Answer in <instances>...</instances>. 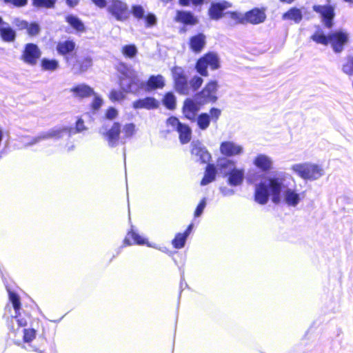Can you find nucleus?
<instances>
[{"label": "nucleus", "mask_w": 353, "mask_h": 353, "mask_svg": "<svg viewBox=\"0 0 353 353\" xmlns=\"http://www.w3.org/2000/svg\"><path fill=\"white\" fill-rule=\"evenodd\" d=\"M121 52L125 57L132 59L137 55L138 50L135 45L130 44L123 46Z\"/></svg>", "instance_id": "37"}, {"label": "nucleus", "mask_w": 353, "mask_h": 353, "mask_svg": "<svg viewBox=\"0 0 353 353\" xmlns=\"http://www.w3.org/2000/svg\"><path fill=\"white\" fill-rule=\"evenodd\" d=\"M342 71L347 75H353V57L349 56L342 65Z\"/></svg>", "instance_id": "38"}, {"label": "nucleus", "mask_w": 353, "mask_h": 353, "mask_svg": "<svg viewBox=\"0 0 353 353\" xmlns=\"http://www.w3.org/2000/svg\"><path fill=\"white\" fill-rule=\"evenodd\" d=\"M217 168L221 173L228 176V183L232 186L241 185L245 177V169L236 168V163L226 158H221L217 161Z\"/></svg>", "instance_id": "2"}, {"label": "nucleus", "mask_w": 353, "mask_h": 353, "mask_svg": "<svg viewBox=\"0 0 353 353\" xmlns=\"http://www.w3.org/2000/svg\"><path fill=\"white\" fill-rule=\"evenodd\" d=\"M109 97L112 101H119L124 98V94L121 91L113 90L110 93Z\"/></svg>", "instance_id": "49"}, {"label": "nucleus", "mask_w": 353, "mask_h": 353, "mask_svg": "<svg viewBox=\"0 0 353 353\" xmlns=\"http://www.w3.org/2000/svg\"><path fill=\"white\" fill-rule=\"evenodd\" d=\"M205 43L206 37L202 33L193 36L190 39V48L195 53L200 52L204 48Z\"/></svg>", "instance_id": "22"}, {"label": "nucleus", "mask_w": 353, "mask_h": 353, "mask_svg": "<svg viewBox=\"0 0 353 353\" xmlns=\"http://www.w3.org/2000/svg\"><path fill=\"white\" fill-rule=\"evenodd\" d=\"M59 61L55 59L43 58L41 61V66L43 70L54 71L59 68Z\"/></svg>", "instance_id": "34"}, {"label": "nucleus", "mask_w": 353, "mask_h": 353, "mask_svg": "<svg viewBox=\"0 0 353 353\" xmlns=\"http://www.w3.org/2000/svg\"><path fill=\"white\" fill-rule=\"evenodd\" d=\"M132 12L134 17L138 19H143L144 17L145 10L141 6H132Z\"/></svg>", "instance_id": "45"}, {"label": "nucleus", "mask_w": 353, "mask_h": 353, "mask_svg": "<svg viewBox=\"0 0 353 353\" xmlns=\"http://www.w3.org/2000/svg\"><path fill=\"white\" fill-rule=\"evenodd\" d=\"M172 73L174 81L179 79H182V78L186 77L183 69L182 68L178 67V66H175L172 68Z\"/></svg>", "instance_id": "44"}, {"label": "nucleus", "mask_w": 353, "mask_h": 353, "mask_svg": "<svg viewBox=\"0 0 353 353\" xmlns=\"http://www.w3.org/2000/svg\"><path fill=\"white\" fill-rule=\"evenodd\" d=\"M205 205H206V199H205V198H203L201 201V202L199 203V204L198 205V206L195 210L194 216L196 217H198L201 215V214L203 212L204 208H205Z\"/></svg>", "instance_id": "50"}, {"label": "nucleus", "mask_w": 353, "mask_h": 353, "mask_svg": "<svg viewBox=\"0 0 353 353\" xmlns=\"http://www.w3.org/2000/svg\"><path fill=\"white\" fill-rule=\"evenodd\" d=\"M167 126L169 128V131L176 130L183 123L174 117H171L167 119Z\"/></svg>", "instance_id": "43"}, {"label": "nucleus", "mask_w": 353, "mask_h": 353, "mask_svg": "<svg viewBox=\"0 0 353 353\" xmlns=\"http://www.w3.org/2000/svg\"><path fill=\"white\" fill-rule=\"evenodd\" d=\"M174 87L180 94L188 95L190 94V88L186 77L174 81Z\"/></svg>", "instance_id": "28"}, {"label": "nucleus", "mask_w": 353, "mask_h": 353, "mask_svg": "<svg viewBox=\"0 0 353 353\" xmlns=\"http://www.w3.org/2000/svg\"><path fill=\"white\" fill-rule=\"evenodd\" d=\"M220 152L226 157L241 155L243 152V147L234 141H223L220 145Z\"/></svg>", "instance_id": "16"}, {"label": "nucleus", "mask_w": 353, "mask_h": 353, "mask_svg": "<svg viewBox=\"0 0 353 353\" xmlns=\"http://www.w3.org/2000/svg\"><path fill=\"white\" fill-rule=\"evenodd\" d=\"M27 31L29 35L34 36L39 33L40 27L37 23H32L30 24L28 23V27L27 28Z\"/></svg>", "instance_id": "48"}, {"label": "nucleus", "mask_w": 353, "mask_h": 353, "mask_svg": "<svg viewBox=\"0 0 353 353\" xmlns=\"http://www.w3.org/2000/svg\"><path fill=\"white\" fill-rule=\"evenodd\" d=\"M219 190L223 196H231L235 193V191L232 188L226 186L221 187Z\"/></svg>", "instance_id": "53"}, {"label": "nucleus", "mask_w": 353, "mask_h": 353, "mask_svg": "<svg viewBox=\"0 0 353 353\" xmlns=\"http://www.w3.org/2000/svg\"><path fill=\"white\" fill-rule=\"evenodd\" d=\"M0 36L3 41L6 42H12L16 37L15 31L6 23L5 25L0 27Z\"/></svg>", "instance_id": "26"}, {"label": "nucleus", "mask_w": 353, "mask_h": 353, "mask_svg": "<svg viewBox=\"0 0 353 353\" xmlns=\"http://www.w3.org/2000/svg\"><path fill=\"white\" fill-rule=\"evenodd\" d=\"M14 25L20 30L27 29L28 27V23L26 21L16 19L14 21Z\"/></svg>", "instance_id": "55"}, {"label": "nucleus", "mask_w": 353, "mask_h": 353, "mask_svg": "<svg viewBox=\"0 0 353 353\" xmlns=\"http://www.w3.org/2000/svg\"><path fill=\"white\" fill-rule=\"evenodd\" d=\"M200 104L199 101L195 102L192 99H187L183 103V113L185 118L189 120H195L196 113L200 109Z\"/></svg>", "instance_id": "17"}, {"label": "nucleus", "mask_w": 353, "mask_h": 353, "mask_svg": "<svg viewBox=\"0 0 353 353\" xmlns=\"http://www.w3.org/2000/svg\"><path fill=\"white\" fill-rule=\"evenodd\" d=\"M192 227H193L192 224H190V225L188 226V229L186 230V231L183 233V234H184V235H186V236L188 237V235L190 234V232H191L192 229Z\"/></svg>", "instance_id": "61"}, {"label": "nucleus", "mask_w": 353, "mask_h": 353, "mask_svg": "<svg viewBox=\"0 0 353 353\" xmlns=\"http://www.w3.org/2000/svg\"><path fill=\"white\" fill-rule=\"evenodd\" d=\"M108 12L118 21H125L129 16L128 6L120 0H111L108 2Z\"/></svg>", "instance_id": "9"}, {"label": "nucleus", "mask_w": 353, "mask_h": 353, "mask_svg": "<svg viewBox=\"0 0 353 353\" xmlns=\"http://www.w3.org/2000/svg\"><path fill=\"white\" fill-rule=\"evenodd\" d=\"M146 26L151 27L154 26L157 23V18L152 14H149L145 17Z\"/></svg>", "instance_id": "52"}, {"label": "nucleus", "mask_w": 353, "mask_h": 353, "mask_svg": "<svg viewBox=\"0 0 353 353\" xmlns=\"http://www.w3.org/2000/svg\"><path fill=\"white\" fill-rule=\"evenodd\" d=\"M118 114L117 110L114 108H110L106 112V118L108 119H114Z\"/></svg>", "instance_id": "56"}, {"label": "nucleus", "mask_w": 353, "mask_h": 353, "mask_svg": "<svg viewBox=\"0 0 353 353\" xmlns=\"http://www.w3.org/2000/svg\"><path fill=\"white\" fill-rule=\"evenodd\" d=\"M92 65V60L90 57H85L79 61L80 70L81 72L86 71Z\"/></svg>", "instance_id": "47"}, {"label": "nucleus", "mask_w": 353, "mask_h": 353, "mask_svg": "<svg viewBox=\"0 0 353 353\" xmlns=\"http://www.w3.org/2000/svg\"><path fill=\"white\" fill-rule=\"evenodd\" d=\"M191 147V153L196 158V161H199L203 163H208L210 161L211 155L200 141H192Z\"/></svg>", "instance_id": "15"}, {"label": "nucleus", "mask_w": 353, "mask_h": 353, "mask_svg": "<svg viewBox=\"0 0 353 353\" xmlns=\"http://www.w3.org/2000/svg\"><path fill=\"white\" fill-rule=\"evenodd\" d=\"M348 34L343 31H336L329 34V43L335 52H341L348 41Z\"/></svg>", "instance_id": "14"}, {"label": "nucleus", "mask_w": 353, "mask_h": 353, "mask_svg": "<svg viewBox=\"0 0 353 353\" xmlns=\"http://www.w3.org/2000/svg\"><path fill=\"white\" fill-rule=\"evenodd\" d=\"M121 132L120 124L117 122L114 123L112 128L109 130L105 128L100 129V133L107 141L108 145L112 148L117 146L119 139H121V137H120Z\"/></svg>", "instance_id": "11"}, {"label": "nucleus", "mask_w": 353, "mask_h": 353, "mask_svg": "<svg viewBox=\"0 0 353 353\" xmlns=\"http://www.w3.org/2000/svg\"><path fill=\"white\" fill-rule=\"evenodd\" d=\"M225 14H230V18L234 19V20H235V21H240V15L237 12H226Z\"/></svg>", "instance_id": "59"}, {"label": "nucleus", "mask_w": 353, "mask_h": 353, "mask_svg": "<svg viewBox=\"0 0 353 353\" xmlns=\"http://www.w3.org/2000/svg\"><path fill=\"white\" fill-rule=\"evenodd\" d=\"M216 171L213 164H208L206 167L204 176L201 182V185H206L215 179Z\"/></svg>", "instance_id": "31"}, {"label": "nucleus", "mask_w": 353, "mask_h": 353, "mask_svg": "<svg viewBox=\"0 0 353 353\" xmlns=\"http://www.w3.org/2000/svg\"><path fill=\"white\" fill-rule=\"evenodd\" d=\"M203 83V79L198 76H194L191 79L189 82V87L190 88V93L198 90Z\"/></svg>", "instance_id": "42"}, {"label": "nucleus", "mask_w": 353, "mask_h": 353, "mask_svg": "<svg viewBox=\"0 0 353 353\" xmlns=\"http://www.w3.org/2000/svg\"><path fill=\"white\" fill-rule=\"evenodd\" d=\"M187 236L183 234L179 233L172 241V245L175 248L180 249L183 248L186 241Z\"/></svg>", "instance_id": "41"}, {"label": "nucleus", "mask_w": 353, "mask_h": 353, "mask_svg": "<svg viewBox=\"0 0 353 353\" xmlns=\"http://www.w3.org/2000/svg\"><path fill=\"white\" fill-rule=\"evenodd\" d=\"M70 91L75 97L80 98L88 97L94 94L93 89L85 84L78 85L72 88Z\"/></svg>", "instance_id": "24"}, {"label": "nucleus", "mask_w": 353, "mask_h": 353, "mask_svg": "<svg viewBox=\"0 0 353 353\" xmlns=\"http://www.w3.org/2000/svg\"><path fill=\"white\" fill-rule=\"evenodd\" d=\"M194 5H198L203 3V0H190Z\"/></svg>", "instance_id": "63"}, {"label": "nucleus", "mask_w": 353, "mask_h": 353, "mask_svg": "<svg viewBox=\"0 0 353 353\" xmlns=\"http://www.w3.org/2000/svg\"><path fill=\"white\" fill-rule=\"evenodd\" d=\"M303 19L302 10L296 7L291 8L282 15L283 20L292 21L295 23H299Z\"/></svg>", "instance_id": "23"}, {"label": "nucleus", "mask_w": 353, "mask_h": 353, "mask_svg": "<svg viewBox=\"0 0 353 353\" xmlns=\"http://www.w3.org/2000/svg\"><path fill=\"white\" fill-rule=\"evenodd\" d=\"M79 1V0H66V3L70 7H74Z\"/></svg>", "instance_id": "60"}, {"label": "nucleus", "mask_w": 353, "mask_h": 353, "mask_svg": "<svg viewBox=\"0 0 353 353\" xmlns=\"http://www.w3.org/2000/svg\"><path fill=\"white\" fill-rule=\"evenodd\" d=\"M94 99L93 102L92 103V107L93 110H97L102 105L103 100L99 96H97L94 94Z\"/></svg>", "instance_id": "54"}, {"label": "nucleus", "mask_w": 353, "mask_h": 353, "mask_svg": "<svg viewBox=\"0 0 353 353\" xmlns=\"http://www.w3.org/2000/svg\"><path fill=\"white\" fill-rule=\"evenodd\" d=\"M163 103L168 109L174 110L176 104V97L172 92H168L163 99Z\"/></svg>", "instance_id": "35"}, {"label": "nucleus", "mask_w": 353, "mask_h": 353, "mask_svg": "<svg viewBox=\"0 0 353 353\" xmlns=\"http://www.w3.org/2000/svg\"><path fill=\"white\" fill-rule=\"evenodd\" d=\"M131 237L135 243L138 245H144L146 244L148 247H152L154 248V245L149 243L146 239H145L143 236L139 235V234L136 233L134 231H130L128 232L127 237L124 239V244L127 245H131V243L129 240V238Z\"/></svg>", "instance_id": "30"}, {"label": "nucleus", "mask_w": 353, "mask_h": 353, "mask_svg": "<svg viewBox=\"0 0 353 353\" xmlns=\"http://www.w3.org/2000/svg\"><path fill=\"white\" fill-rule=\"evenodd\" d=\"M165 85L164 77L162 75H152L151 76L148 82L147 86L150 90L161 89Z\"/></svg>", "instance_id": "29"}, {"label": "nucleus", "mask_w": 353, "mask_h": 353, "mask_svg": "<svg viewBox=\"0 0 353 353\" xmlns=\"http://www.w3.org/2000/svg\"><path fill=\"white\" fill-rule=\"evenodd\" d=\"M23 339L26 343L32 341L36 336V331L34 329H24Z\"/></svg>", "instance_id": "46"}, {"label": "nucleus", "mask_w": 353, "mask_h": 353, "mask_svg": "<svg viewBox=\"0 0 353 353\" xmlns=\"http://www.w3.org/2000/svg\"><path fill=\"white\" fill-rule=\"evenodd\" d=\"M313 10L320 14L321 21L326 28H331L332 27V21L335 15L333 6L314 5Z\"/></svg>", "instance_id": "12"}, {"label": "nucleus", "mask_w": 353, "mask_h": 353, "mask_svg": "<svg viewBox=\"0 0 353 353\" xmlns=\"http://www.w3.org/2000/svg\"><path fill=\"white\" fill-rule=\"evenodd\" d=\"M179 2L182 6H188L189 4L190 0H179Z\"/></svg>", "instance_id": "62"}, {"label": "nucleus", "mask_w": 353, "mask_h": 353, "mask_svg": "<svg viewBox=\"0 0 353 353\" xmlns=\"http://www.w3.org/2000/svg\"><path fill=\"white\" fill-rule=\"evenodd\" d=\"M208 67H210L212 70H216L220 67L219 58L217 54L214 52L206 54L198 60L196 65L197 72L204 77L208 75Z\"/></svg>", "instance_id": "6"}, {"label": "nucleus", "mask_w": 353, "mask_h": 353, "mask_svg": "<svg viewBox=\"0 0 353 353\" xmlns=\"http://www.w3.org/2000/svg\"><path fill=\"white\" fill-rule=\"evenodd\" d=\"M159 101L153 97H145L133 102V108L135 109L145 108L147 110L156 109L159 107Z\"/></svg>", "instance_id": "21"}, {"label": "nucleus", "mask_w": 353, "mask_h": 353, "mask_svg": "<svg viewBox=\"0 0 353 353\" xmlns=\"http://www.w3.org/2000/svg\"><path fill=\"white\" fill-rule=\"evenodd\" d=\"M176 131L179 134V139L181 143L185 144L190 141L192 130L188 125L182 124Z\"/></svg>", "instance_id": "32"}, {"label": "nucleus", "mask_w": 353, "mask_h": 353, "mask_svg": "<svg viewBox=\"0 0 353 353\" xmlns=\"http://www.w3.org/2000/svg\"><path fill=\"white\" fill-rule=\"evenodd\" d=\"M253 164L262 172H268L273 168L272 159L265 154H258L253 159Z\"/></svg>", "instance_id": "18"}, {"label": "nucleus", "mask_w": 353, "mask_h": 353, "mask_svg": "<svg viewBox=\"0 0 353 353\" xmlns=\"http://www.w3.org/2000/svg\"><path fill=\"white\" fill-rule=\"evenodd\" d=\"M71 129L67 127H55L46 132H41L38 136L32 139V140L28 143L26 146H31L41 141L54 139H59L63 137L64 134H70Z\"/></svg>", "instance_id": "7"}, {"label": "nucleus", "mask_w": 353, "mask_h": 353, "mask_svg": "<svg viewBox=\"0 0 353 353\" xmlns=\"http://www.w3.org/2000/svg\"><path fill=\"white\" fill-rule=\"evenodd\" d=\"M57 0H33V6L37 8H52Z\"/></svg>", "instance_id": "40"}, {"label": "nucleus", "mask_w": 353, "mask_h": 353, "mask_svg": "<svg viewBox=\"0 0 353 353\" xmlns=\"http://www.w3.org/2000/svg\"><path fill=\"white\" fill-rule=\"evenodd\" d=\"M41 55L39 47L34 43H28L25 46L21 55V59L27 64L34 65Z\"/></svg>", "instance_id": "13"}, {"label": "nucleus", "mask_w": 353, "mask_h": 353, "mask_svg": "<svg viewBox=\"0 0 353 353\" xmlns=\"http://www.w3.org/2000/svg\"><path fill=\"white\" fill-rule=\"evenodd\" d=\"M9 299L14 310L15 314L10 320V327L12 330L24 327L27 325V319L21 316L20 312L21 303L17 294L9 291Z\"/></svg>", "instance_id": "5"}, {"label": "nucleus", "mask_w": 353, "mask_h": 353, "mask_svg": "<svg viewBox=\"0 0 353 353\" xmlns=\"http://www.w3.org/2000/svg\"><path fill=\"white\" fill-rule=\"evenodd\" d=\"M289 175L284 172H276L255 185L254 200L261 205L266 204L271 196L274 203L283 201L288 207L296 208L305 197V192L295 185L289 186Z\"/></svg>", "instance_id": "1"}, {"label": "nucleus", "mask_w": 353, "mask_h": 353, "mask_svg": "<svg viewBox=\"0 0 353 353\" xmlns=\"http://www.w3.org/2000/svg\"><path fill=\"white\" fill-rule=\"evenodd\" d=\"M135 132V125L133 123L125 125L121 133L123 134L121 140L131 137Z\"/></svg>", "instance_id": "39"}, {"label": "nucleus", "mask_w": 353, "mask_h": 353, "mask_svg": "<svg viewBox=\"0 0 353 353\" xmlns=\"http://www.w3.org/2000/svg\"><path fill=\"white\" fill-rule=\"evenodd\" d=\"M218 85L216 81L209 82L204 88L196 94L195 99L200 104L214 103L217 100Z\"/></svg>", "instance_id": "8"}, {"label": "nucleus", "mask_w": 353, "mask_h": 353, "mask_svg": "<svg viewBox=\"0 0 353 353\" xmlns=\"http://www.w3.org/2000/svg\"><path fill=\"white\" fill-rule=\"evenodd\" d=\"M290 170L298 176L306 181H316L325 174L321 165L312 162L294 163L291 165Z\"/></svg>", "instance_id": "4"}, {"label": "nucleus", "mask_w": 353, "mask_h": 353, "mask_svg": "<svg viewBox=\"0 0 353 353\" xmlns=\"http://www.w3.org/2000/svg\"><path fill=\"white\" fill-rule=\"evenodd\" d=\"M84 130H85V127L83 121L81 119H79L76 123V132H81Z\"/></svg>", "instance_id": "57"}, {"label": "nucleus", "mask_w": 353, "mask_h": 353, "mask_svg": "<svg viewBox=\"0 0 353 353\" xmlns=\"http://www.w3.org/2000/svg\"><path fill=\"white\" fill-rule=\"evenodd\" d=\"M231 6L232 4L226 1L212 3L209 10V14L211 19L214 20L219 19L222 17L223 11Z\"/></svg>", "instance_id": "19"}, {"label": "nucleus", "mask_w": 353, "mask_h": 353, "mask_svg": "<svg viewBox=\"0 0 353 353\" xmlns=\"http://www.w3.org/2000/svg\"><path fill=\"white\" fill-rule=\"evenodd\" d=\"M221 114V110L219 108H212L209 113L200 114L195 120L199 128L205 130L210 126V122L216 123Z\"/></svg>", "instance_id": "10"}, {"label": "nucleus", "mask_w": 353, "mask_h": 353, "mask_svg": "<svg viewBox=\"0 0 353 353\" xmlns=\"http://www.w3.org/2000/svg\"><path fill=\"white\" fill-rule=\"evenodd\" d=\"M295 1L296 0H279L280 2L288 4L292 3Z\"/></svg>", "instance_id": "64"}, {"label": "nucleus", "mask_w": 353, "mask_h": 353, "mask_svg": "<svg viewBox=\"0 0 353 353\" xmlns=\"http://www.w3.org/2000/svg\"><path fill=\"white\" fill-rule=\"evenodd\" d=\"M6 3H12L15 7H23L27 5L28 0H4Z\"/></svg>", "instance_id": "51"}, {"label": "nucleus", "mask_w": 353, "mask_h": 353, "mask_svg": "<svg viewBox=\"0 0 353 353\" xmlns=\"http://www.w3.org/2000/svg\"><path fill=\"white\" fill-rule=\"evenodd\" d=\"M92 1L98 7L103 8L106 6L108 3L105 0H92Z\"/></svg>", "instance_id": "58"}, {"label": "nucleus", "mask_w": 353, "mask_h": 353, "mask_svg": "<svg viewBox=\"0 0 353 353\" xmlns=\"http://www.w3.org/2000/svg\"><path fill=\"white\" fill-rule=\"evenodd\" d=\"M65 20L68 24L72 26L77 32H84L85 26L83 22L76 16L68 15L65 17Z\"/></svg>", "instance_id": "33"}, {"label": "nucleus", "mask_w": 353, "mask_h": 353, "mask_svg": "<svg viewBox=\"0 0 353 353\" xmlns=\"http://www.w3.org/2000/svg\"><path fill=\"white\" fill-rule=\"evenodd\" d=\"M175 19L178 22L187 25H194L197 23V20L193 14L185 11H178Z\"/></svg>", "instance_id": "25"}, {"label": "nucleus", "mask_w": 353, "mask_h": 353, "mask_svg": "<svg viewBox=\"0 0 353 353\" xmlns=\"http://www.w3.org/2000/svg\"><path fill=\"white\" fill-rule=\"evenodd\" d=\"M245 20L252 24H259L263 22L266 18L265 11L261 9L254 8L247 12L245 14Z\"/></svg>", "instance_id": "20"}, {"label": "nucleus", "mask_w": 353, "mask_h": 353, "mask_svg": "<svg viewBox=\"0 0 353 353\" xmlns=\"http://www.w3.org/2000/svg\"><path fill=\"white\" fill-rule=\"evenodd\" d=\"M311 39L314 41L323 45L326 46L329 43V35L325 36L321 29L317 30L311 37Z\"/></svg>", "instance_id": "36"}, {"label": "nucleus", "mask_w": 353, "mask_h": 353, "mask_svg": "<svg viewBox=\"0 0 353 353\" xmlns=\"http://www.w3.org/2000/svg\"><path fill=\"white\" fill-rule=\"evenodd\" d=\"M118 71L121 75L120 85L125 92H137L143 85L137 72L128 65L121 63L118 66Z\"/></svg>", "instance_id": "3"}, {"label": "nucleus", "mask_w": 353, "mask_h": 353, "mask_svg": "<svg viewBox=\"0 0 353 353\" xmlns=\"http://www.w3.org/2000/svg\"><path fill=\"white\" fill-rule=\"evenodd\" d=\"M76 44L73 41H63L58 43L57 50L61 55H66L72 52L75 48Z\"/></svg>", "instance_id": "27"}]
</instances>
